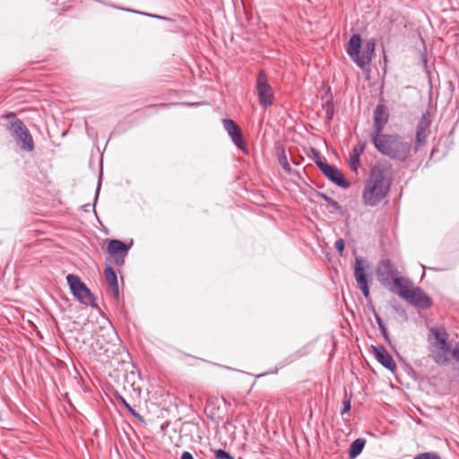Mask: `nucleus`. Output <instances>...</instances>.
Here are the masks:
<instances>
[{"label": "nucleus", "mask_w": 459, "mask_h": 459, "mask_svg": "<svg viewBox=\"0 0 459 459\" xmlns=\"http://www.w3.org/2000/svg\"><path fill=\"white\" fill-rule=\"evenodd\" d=\"M413 288L412 282L400 274L394 278L389 287H386L391 292L397 294L400 298L407 299L411 297V290Z\"/></svg>", "instance_id": "nucleus-12"}, {"label": "nucleus", "mask_w": 459, "mask_h": 459, "mask_svg": "<svg viewBox=\"0 0 459 459\" xmlns=\"http://www.w3.org/2000/svg\"><path fill=\"white\" fill-rule=\"evenodd\" d=\"M222 124L224 129L227 131L234 144L238 148L244 150L245 141L243 139L239 126L232 119L230 118L223 119Z\"/></svg>", "instance_id": "nucleus-14"}, {"label": "nucleus", "mask_w": 459, "mask_h": 459, "mask_svg": "<svg viewBox=\"0 0 459 459\" xmlns=\"http://www.w3.org/2000/svg\"><path fill=\"white\" fill-rule=\"evenodd\" d=\"M362 39L360 35L353 34L348 43L347 53L350 57L354 61L358 54H360L362 48Z\"/></svg>", "instance_id": "nucleus-18"}, {"label": "nucleus", "mask_w": 459, "mask_h": 459, "mask_svg": "<svg viewBox=\"0 0 459 459\" xmlns=\"http://www.w3.org/2000/svg\"><path fill=\"white\" fill-rule=\"evenodd\" d=\"M109 6L113 7V8H117V6H116L115 4H109ZM118 9L126 11V12H130V13H134L145 15V16L153 17V18H156L158 20H168V18L164 17V16H160V15H157V14H151V13H143V12H140V11H135V10L129 9V8L118 7Z\"/></svg>", "instance_id": "nucleus-26"}, {"label": "nucleus", "mask_w": 459, "mask_h": 459, "mask_svg": "<svg viewBox=\"0 0 459 459\" xmlns=\"http://www.w3.org/2000/svg\"><path fill=\"white\" fill-rule=\"evenodd\" d=\"M381 332V334L383 335V337L385 338V340L386 342H390V339H389V333L387 332V329L385 328V330H382L380 331Z\"/></svg>", "instance_id": "nucleus-39"}, {"label": "nucleus", "mask_w": 459, "mask_h": 459, "mask_svg": "<svg viewBox=\"0 0 459 459\" xmlns=\"http://www.w3.org/2000/svg\"><path fill=\"white\" fill-rule=\"evenodd\" d=\"M411 297L407 301L419 309H429L432 307V299L420 287H413L411 290Z\"/></svg>", "instance_id": "nucleus-13"}, {"label": "nucleus", "mask_w": 459, "mask_h": 459, "mask_svg": "<svg viewBox=\"0 0 459 459\" xmlns=\"http://www.w3.org/2000/svg\"><path fill=\"white\" fill-rule=\"evenodd\" d=\"M351 407V397H347V394H345V398L342 401V410L341 411L342 415H344L345 413L349 412Z\"/></svg>", "instance_id": "nucleus-32"}, {"label": "nucleus", "mask_w": 459, "mask_h": 459, "mask_svg": "<svg viewBox=\"0 0 459 459\" xmlns=\"http://www.w3.org/2000/svg\"><path fill=\"white\" fill-rule=\"evenodd\" d=\"M316 196L323 199L324 201H325L335 211L340 212H342V205L338 202H336L334 199H333L332 197L328 196L326 194L322 193V192H316Z\"/></svg>", "instance_id": "nucleus-22"}, {"label": "nucleus", "mask_w": 459, "mask_h": 459, "mask_svg": "<svg viewBox=\"0 0 459 459\" xmlns=\"http://www.w3.org/2000/svg\"><path fill=\"white\" fill-rule=\"evenodd\" d=\"M26 134L28 135V137H25L23 134H19L13 138L15 139L17 145L22 151L30 152L34 150V142L29 129H27Z\"/></svg>", "instance_id": "nucleus-19"}, {"label": "nucleus", "mask_w": 459, "mask_h": 459, "mask_svg": "<svg viewBox=\"0 0 459 459\" xmlns=\"http://www.w3.org/2000/svg\"><path fill=\"white\" fill-rule=\"evenodd\" d=\"M5 118L8 120V124L6 125V129L12 134L13 137H15L19 134H23L25 137H28L26 134L27 126L24 123L16 117V115L13 112H10L5 115Z\"/></svg>", "instance_id": "nucleus-16"}, {"label": "nucleus", "mask_w": 459, "mask_h": 459, "mask_svg": "<svg viewBox=\"0 0 459 459\" xmlns=\"http://www.w3.org/2000/svg\"><path fill=\"white\" fill-rule=\"evenodd\" d=\"M366 445V440L364 438H357L355 439L350 446L349 448V457L350 459H354L359 456L364 446Z\"/></svg>", "instance_id": "nucleus-21"}, {"label": "nucleus", "mask_w": 459, "mask_h": 459, "mask_svg": "<svg viewBox=\"0 0 459 459\" xmlns=\"http://www.w3.org/2000/svg\"><path fill=\"white\" fill-rule=\"evenodd\" d=\"M373 354L377 360L386 369L394 372L396 368V364L393 357L383 348L373 346Z\"/></svg>", "instance_id": "nucleus-17"}, {"label": "nucleus", "mask_w": 459, "mask_h": 459, "mask_svg": "<svg viewBox=\"0 0 459 459\" xmlns=\"http://www.w3.org/2000/svg\"><path fill=\"white\" fill-rule=\"evenodd\" d=\"M376 272L379 282L385 288L389 287L394 278L400 274L396 266L388 258L377 264Z\"/></svg>", "instance_id": "nucleus-8"}, {"label": "nucleus", "mask_w": 459, "mask_h": 459, "mask_svg": "<svg viewBox=\"0 0 459 459\" xmlns=\"http://www.w3.org/2000/svg\"><path fill=\"white\" fill-rule=\"evenodd\" d=\"M181 459H195L190 452L185 451L181 455Z\"/></svg>", "instance_id": "nucleus-37"}, {"label": "nucleus", "mask_w": 459, "mask_h": 459, "mask_svg": "<svg viewBox=\"0 0 459 459\" xmlns=\"http://www.w3.org/2000/svg\"><path fill=\"white\" fill-rule=\"evenodd\" d=\"M311 152L314 155V160L316 164L317 161H323L320 157V152L316 149L311 148Z\"/></svg>", "instance_id": "nucleus-35"}, {"label": "nucleus", "mask_w": 459, "mask_h": 459, "mask_svg": "<svg viewBox=\"0 0 459 459\" xmlns=\"http://www.w3.org/2000/svg\"><path fill=\"white\" fill-rule=\"evenodd\" d=\"M278 161L286 172H290L291 169L288 162L287 154L284 149L278 153Z\"/></svg>", "instance_id": "nucleus-25"}, {"label": "nucleus", "mask_w": 459, "mask_h": 459, "mask_svg": "<svg viewBox=\"0 0 459 459\" xmlns=\"http://www.w3.org/2000/svg\"><path fill=\"white\" fill-rule=\"evenodd\" d=\"M450 354H452L455 359L459 361V342L456 343L455 348L451 349Z\"/></svg>", "instance_id": "nucleus-34"}, {"label": "nucleus", "mask_w": 459, "mask_h": 459, "mask_svg": "<svg viewBox=\"0 0 459 459\" xmlns=\"http://www.w3.org/2000/svg\"><path fill=\"white\" fill-rule=\"evenodd\" d=\"M133 240L126 244L119 239H110L108 244V253L113 257V264L117 267H122L125 264V258L128 254Z\"/></svg>", "instance_id": "nucleus-7"}, {"label": "nucleus", "mask_w": 459, "mask_h": 459, "mask_svg": "<svg viewBox=\"0 0 459 459\" xmlns=\"http://www.w3.org/2000/svg\"><path fill=\"white\" fill-rule=\"evenodd\" d=\"M395 310L400 314V315H405V311L403 308H402L401 307H395Z\"/></svg>", "instance_id": "nucleus-40"}, {"label": "nucleus", "mask_w": 459, "mask_h": 459, "mask_svg": "<svg viewBox=\"0 0 459 459\" xmlns=\"http://www.w3.org/2000/svg\"><path fill=\"white\" fill-rule=\"evenodd\" d=\"M370 141L380 154L393 160L405 162L411 156L412 143L399 134L384 133Z\"/></svg>", "instance_id": "nucleus-2"}, {"label": "nucleus", "mask_w": 459, "mask_h": 459, "mask_svg": "<svg viewBox=\"0 0 459 459\" xmlns=\"http://www.w3.org/2000/svg\"><path fill=\"white\" fill-rule=\"evenodd\" d=\"M367 147V143L365 141L359 140L356 145L353 146L351 154L360 157V155L364 152Z\"/></svg>", "instance_id": "nucleus-29"}, {"label": "nucleus", "mask_w": 459, "mask_h": 459, "mask_svg": "<svg viewBox=\"0 0 459 459\" xmlns=\"http://www.w3.org/2000/svg\"><path fill=\"white\" fill-rule=\"evenodd\" d=\"M215 459H234V457L224 449H211Z\"/></svg>", "instance_id": "nucleus-28"}, {"label": "nucleus", "mask_w": 459, "mask_h": 459, "mask_svg": "<svg viewBox=\"0 0 459 459\" xmlns=\"http://www.w3.org/2000/svg\"><path fill=\"white\" fill-rule=\"evenodd\" d=\"M322 108L325 111L334 108L330 89H328L327 92H325V96L322 98Z\"/></svg>", "instance_id": "nucleus-24"}, {"label": "nucleus", "mask_w": 459, "mask_h": 459, "mask_svg": "<svg viewBox=\"0 0 459 459\" xmlns=\"http://www.w3.org/2000/svg\"><path fill=\"white\" fill-rule=\"evenodd\" d=\"M316 165L331 182L342 188L350 186V183L345 179L341 170L336 167L332 166L325 161H317Z\"/></svg>", "instance_id": "nucleus-10"}, {"label": "nucleus", "mask_w": 459, "mask_h": 459, "mask_svg": "<svg viewBox=\"0 0 459 459\" xmlns=\"http://www.w3.org/2000/svg\"><path fill=\"white\" fill-rule=\"evenodd\" d=\"M379 330L382 331V330H385L386 327L385 325V324H382L381 325L378 326Z\"/></svg>", "instance_id": "nucleus-43"}, {"label": "nucleus", "mask_w": 459, "mask_h": 459, "mask_svg": "<svg viewBox=\"0 0 459 459\" xmlns=\"http://www.w3.org/2000/svg\"><path fill=\"white\" fill-rule=\"evenodd\" d=\"M334 247L340 255H343L345 242L342 238H338L334 243Z\"/></svg>", "instance_id": "nucleus-33"}, {"label": "nucleus", "mask_w": 459, "mask_h": 459, "mask_svg": "<svg viewBox=\"0 0 459 459\" xmlns=\"http://www.w3.org/2000/svg\"><path fill=\"white\" fill-rule=\"evenodd\" d=\"M375 41L373 39H369L366 41L364 46L361 48V55L358 54L357 57L354 60V63L361 69H364L372 60V56L375 51Z\"/></svg>", "instance_id": "nucleus-15"}, {"label": "nucleus", "mask_w": 459, "mask_h": 459, "mask_svg": "<svg viewBox=\"0 0 459 459\" xmlns=\"http://www.w3.org/2000/svg\"><path fill=\"white\" fill-rule=\"evenodd\" d=\"M364 261L361 257H357L355 260V266H354V276L356 282L358 284V287L361 290L364 298L366 299H370V293H369V286H368V274L364 266Z\"/></svg>", "instance_id": "nucleus-11"}, {"label": "nucleus", "mask_w": 459, "mask_h": 459, "mask_svg": "<svg viewBox=\"0 0 459 459\" xmlns=\"http://www.w3.org/2000/svg\"><path fill=\"white\" fill-rule=\"evenodd\" d=\"M118 400L121 402V403L125 406V408L127 410V411L132 415L134 416V418H136L139 421L141 422H143V416L138 413L127 402L126 400L119 395L118 396Z\"/></svg>", "instance_id": "nucleus-23"}, {"label": "nucleus", "mask_w": 459, "mask_h": 459, "mask_svg": "<svg viewBox=\"0 0 459 459\" xmlns=\"http://www.w3.org/2000/svg\"><path fill=\"white\" fill-rule=\"evenodd\" d=\"M438 152V148L437 147H434L430 152V158H432L436 152Z\"/></svg>", "instance_id": "nucleus-41"}, {"label": "nucleus", "mask_w": 459, "mask_h": 459, "mask_svg": "<svg viewBox=\"0 0 459 459\" xmlns=\"http://www.w3.org/2000/svg\"><path fill=\"white\" fill-rule=\"evenodd\" d=\"M255 86L260 106L264 108L271 107L273 104L274 95L264 71L258 73Z\"/></svg>", "instance_id": "nucleus-5"}, {"label": "nucleus", "mask_w": 459, "mask_h": 459, "mask_svg": "<svg viewBox=\"0 0 459 459\" xmlns=\"http://www.w3.org/2000/svg\"><path fill=\"white\" fill-rule=\"evenodd\" d=\"M327 120L331 121L334 115V108L325 111Z\"/></svg>", "instance_id": "nucleus-38"}, {"label": "nucleus", "mask_w": 459, "mask_h": 459, "mask_svg": "<svg viewBox=\"0 0 459 459\" xmlns=\"http://www.w3.org/2000/svg\"><path fill=\"white\" fill-rule=\"evenodd\" d=\"M66 281L74 297L82 304L91 307H98L96 298L81 279L74 274H67Z\"/></svg>", "instance_id": "nucleus-4"}, {"label": "nucleus", "mask_w": 459, "mask_h": 459, "mask_svg": "<svg viewBox=\"0 0 459 459\" xmlns=\"http://www.w3.org/2000/svg\"><path fill=\"white\" fill-rule=\"evenodd\" d=\"M386 163L377 162L371 169L362 191V200L366 205L377 206L387 195L391 181L386 178Z\"/></svg>", "instance_id": "nucleus-1"}, {"label": "nucleus", "mask_w": 459, "mask_h": 459, "mask_svg": "<svg viewBox=\"0 0 459 459\" xmlns=\"http://www.w3.org/2000/svg\"><path fill=\"white\" fill-rule=\"evenodd\" d=\"M372 311H373V315H374V317L376 319V322L377 324V326L381 325L382 324H384L381 316L378 315V313L375 310V308H372Z\"/></svg>", "instance_id": "nucleus-36"}, {"label": "nucleus", "mask_w": 459, "mask_h": 459, "mask_svg": "<svg viewBox=\"0 0 459 459\" xmlns=\"http://www.w3.org/2000/svg\"><path fill=\"white\" fill-rule=\"evenodd\" d=\"M448 337L449 334L444 326L429 328L428 340L436 349L432 353V358L439 366H445L450 362L449 354L452 344L448 342Z\"/></svg>", "instance_id": "nucleus-3"}, {"label": "nucleus", "mask_w": 459, "mask_h": 459, "mask_svg": "<svg viewBox=\"0 0 459 459\" xmlns=\"http://www.w3.org/2000/svg\"><path fill=\"white\" fill-rule=\"evenodd\" d=\"M349 167L352 172H356L359 167V157L351 153Z\"/></svg>", "instance_id": "nucleus-30"}, {"label": "nucleus", "mask_w": 459, "mask_h": 459, "mask_svg": "<svg viewBox=\"0 0 459 459\" xmlns=\"http://www.w3.org/2000/svg\"><path fill=\"white\" fill-rule=\"evenodd\" d=\"M413 459H441V457L436 453L426 452L416 455Z\"/></svg>", "instance_id": "nucleus-31"}, {"label": "nucleus", "mask_w": 459, "mask_h": 459, "mask_svg": "<svg viewBox=\"0 0 459 459\" xmlns=\"http://www.w3.org/2000/svg\"><path fill=\"white\" fill-rule=\"evenodd\" d=\"M109 332H110L109 333L112 335V337H117V334H116L114 329H110Z\"/></svg>", "instance_id": "nucleus-42"}, {"label": "nucleus", "mask_w": 459, "mask_h": 459, "mask_svg": "<svg viewBox=\"0 0 459 459\" xmlns=\"http://www.w3.org/2000/svg\"><path fill=\"white\" fill-rule=\"evenodd\" d=\"M430 114L427 110L422 113L416 126L415 143L412 145V152L416 153L422 146L426 145L430 134Z\"/></svg>", "instance_id": "nucleus-6"}, {"label": "nucleus", "mask_w": 459, "mask_h": 459, "mask_svg": "<svg viewBox=\"0 0 459 459\" xmlns=\"http://www.w3.org/2000/svg\"><path fill=\"white\" fill-rule=\"evenodd\" d=\"M104 274L112 292L117 298H118L119 288L116 272L112 267L107 266L104 270Z\"/></svg>", "instance_id": "nucleus-20"}, {"label": "nucleus", "mask_w": 459, "mask_h": 459, "mask_svg": "<svg viewBox=\"0 0 459 459\" xmlns=\"http://www.w3.org/2000/svg\"><path fill=\"white\" fill-rule=\"evenodd\" d=\"M101 176H102V174H100V178H101ZM100 185H101L100 179H99V182H98V185H97V188H96V192H95L94 204L92 205L90 204H84L82 206V210L85 212H89L91 209L93 211H95V204H96V202L98 201V198H99V194H100Z\"/></svg>", "instance_id": "nucleus-27"}, {"label": "nucleus", "mask_w": 459, "mask_h": 459, "mask_svg": "<svg viewBox=\"0 0 459 459\" xmlns=\"http://www.w3.org/2000/svg\"><path fill=\"white\" fill-rule=\"evenodd\" d=\"M389 120V112L384 104H378L373 112V132L370 137L384 134V129Z\"/></svg>", "instance_id": "nucleus-9"}]
</instances>
